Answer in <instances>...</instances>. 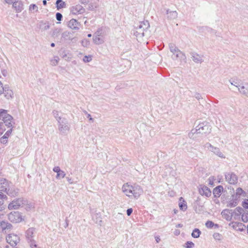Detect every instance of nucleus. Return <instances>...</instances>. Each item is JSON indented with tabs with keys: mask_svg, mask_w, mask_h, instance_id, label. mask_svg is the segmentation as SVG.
I'll return each mask as SVG.
<instances>
[{
	"mask_svg": "<svg viewBox=\"0 0 248 248\" xmlns=\"http://www.w3.org/2000/svg\"><path fill=\"white\" fill-rule=\"evenodd\" d=\"M123 192L128 197H133L135 199H138L143 193V190L140 186L135 185L134 186L129 185L127 183L125 184L122 187Z\"/></svg>",
	"mask_w": 248,
	"mask_h": 248,
	"instance_id": "obj_1",
	"label": "nucleus"
},
{
	"mask_svg": "<svg viewBox=\"0 0 248 248\" xmlns=\"http://www.w3.org/2000/svg\"><path fill=\"white\" fill-rule=\"evenodd\" d=\"M149 26V23L148 21L146 20L140 22L135 27V29L133 30V33L139 42L143 40V38Z\"/></svg>",
	"mask_w": 248,
	"mask_h": 248,
	"instance_id": "obj_2",
	"label": "nucleus"
},
{
	"mask_svg": "<svg viewBox=\"0 0 248 248\" xmlns=\"http://www.w3.org/2000/svg\"><path fill=\"white\" fill-rule=\"evenodd\" d=\"M0 120L2 121L0 124H3V128H12L15 124L13 117L8 113L7 110L3 109H0Z\"/></svg>",
	"mask_w": 248,
	"mask_h": 248,
	"instance_id": "obj_3",
	"label": "nucleus"
},
{
	"mask_svg": "<svg viewBox=\"0 0 248 248\" xmlns=\"http://www.w3.org/2000/svg\"><path fill=\"white\" fill-rule=\"evenodd\" d=\"M170 51L172 53V58L174 60H179L181 62H186V56L176 45L173 43L169 45Z\"/></svg>",
	"mask_w": 248,
	"mask_h": 248,
	"instance_id": "obj_4",
	"label": "nucleus"
},
{
	"mask_svg": "<svg viewBox=\"0 0 248 248\" xmlns=\"http://www.w3.org/2000/svg\"><path fill=\"white\" fill-rule=\"evenodd\" d=\"M36 234V229L33 227L29 228L25 232L27 242L30 247H36V241L35 240Z\"/></svg>",
	"mask_w": 248,
	"mask_h": 248,
	"instance_id": "obj_5",
	"label": "nucleus"
},
{
	"mask_svg": "<svg viewBox=\"0 0 248 248\" xmlns=\"http://www.w3.org/2000/svg\"><path fill=\"white\" fill-rule=\"evenodd\" d=\"M210 126L208 123L204 122L202 123H198V125L195 127V129L191 130V133L189 134V137L191 138V134L195 133L205 134L210 133L211 131Z\"/></svg>",
	"mask_w": 248,
	"mask_h": 248,
	"instance_id": "obj_6",
	"label": "nucleus"
},
{
	"mask_svg": "<svg viewBox=\"0 0 248 248\" xmlns=\"http://www.w3.org/2000/svg\"><path fill=\"white\" fill-rule=\"evenodd\" d=\"M204 148H207V150L213 153L216 155H217L220 158H225V156L220 151V149L217 147H214L209 143H206L204 145Z\"/></svg>",
	"mask_w": 248,
	"mask_h": 248,
	"instance_id": "obj_7",
	"label": "nucleus"
},
{
	"mask_svg": "<svg viewBox=\"0 0 248 248\" xmlns=\"http://www.w3.org/2000/svg\"><path fill=\"white\" fill-rule=\"evenodd\" d=\"M8 219L12 223H17L22 221V217L19 212H12L8 215Z\"/></svg>",
	"mask_w": 248,
	"mask_h": 248,
	"instance_id": "obj_8",
	"label": "nucleus"
},
{
	"mask_svg": "<svg viewBox=\"0 0 248 248\" xmlns=\"http://www.w3.org/2000/svg\"><path fill=\"white\" fill-rule=\"evenodd\" d=\"M6 241L11 246H16L19 242V237L13 233L9 234L6 237Z\"/></svg>",
	"mask_w": 248,
	"mask_h": 248,
	"instance_id": "obj_9",
	"label": "nucleus"
},
{
	"mask_svg": "<svg viewBox=\"0 0 248 248\" xmlns=\"http://www.w3.org/2000/svg\"><path fill=\"white\" fill-rule=\"evenodd\" d=\"M23 204V200L21 199H17L10 202L8 206L9 210L17 209Z\"/></svg>",
	"mask_w": 248,
	"mask_h": 248,
	"instance_id": "obj_10",
	"label": "nucleus"
},
{
	"mask_svg": "<svg viewBox=\"0 0 248 248\" xmlns=\"http://www.w3.org/2000/svg\"><path fill=\"white\" fill-rule=\"evenodd\" d=\"M225 179L229 184L235 185L237 183L238 177L233 172H229L225 174Z\"/></svg>",
	"mask_w": 248,
	"mask_h": 248,
	"instance_id": "obj_11",
	"label": "nucleus"
},
{
	"mask_svg": "<svg viewBox=\"0 0 248 248\" xmlns=\"http://www.w3.org/2000/svg\"><path fill=\"white\" fill-rule=\"evenodd\" d=\"M71 13L73 15H78L84 13L85 9L79 4L72 6L70 9Z\"/></svg>",
	"mask_w": 248,
	"mask_h": 248,
	"instance_id": "obj_12",
	"label": "nucleus"
},
{
	"mask_svg": "<svg viewBox=\"0 0 248 248\" xmlns=\"http://www.w3.org/2000/svg\"><path fill=\"white\" fill-rule=\"evenodd\" d=\"M59 130L61 132L62 134H65L70 130V126L67 123H64L63 122H59Z\"/></svg>",
	"mask_w": 248,
	"mask_h": 248,
	"instance_id": "obj_13",
	"label": "nucleus"
},
{
	"mask_svg": "<svg viewBox=\"0 0 248 248\" xmlns=\"http://www.w3.org/2000/svg\"><path fill=\"white\" fill-rule=\"evenodd\" d=\"M222 217L228 221H231L233 217L232 210L225 209L221 213Z\"/></svg>",
	"mask_w": 248,
	"mask_h": 248,
	"instance_id": "obj_14",
	"label": "nucleus"
},
{
	"mask_svg": "<svg viewBox=\"0 0 248 248\" xmlns=\"http://www.w3.org/2000/svg\"><path fill=\"white\" fill-rule=\"evenodd\" d=\"M238 89L237 90L239 91V92L246 96H248V84L247 83H241L239 86Z\"/></svg>",
	"mask_w": 248,
	"mask_h": 248,
	"instance_id": "obj_15",
	"label": "nucleus"
},
{
	"mask_svg": "<svg viewBox=\"0 0 248 248\" xmlns=\"http://www.w3.org/2000/svg\"><path fill=\"white\" fill-rule=\"evenodd\" d=\"M186 153L192 158L196 157L198 156L197 149L192 146H187L186 147Z\"/></svg>",
	"mask_w": 248,
	"mask_h": 248,
	"instance_id": "obj_16",
	"label": "nucleus"
},
{
	"mask_svg": "<svg viewBox=\"0 0 248 248\" xmlns=\"http://www.w3.org/2000/svg\"><path fill=\"white\" fill-rule=\"evenodd\" d=\"M244 210L242 208L240 207H236L233 211H232L233 217L234 219H238L240 218V216L243 213Z\"/></svg>",
	"mask_w": 248,
	"mask_h": 248,
	"instance_id": "obj_17",
	"label": "nucleus"
},
{
	"mask_svg": "<svg viewBox=\"0 0 248 248\" xmlns=\"http://www.w3.org/2000/svg\"><path fill=\"white\" fill-rule=\"evenodd\" d=\"M8 184L5 179L1 180L0 184V192H5L8 194Z\"/></svg>",
	"mask_w": 248,
	"mask_h": 248,
	"instance_id": "obj_18",
	"label": "nucleus"
},
{
	"mask_svg": "<svg viewBox=\"0 0 248 248\" xmlns=\"http://www.w3.org/2000/svg\"><path fill=\"white\" fill-rule=\"evenodd\" d=\"M238 204V198L234 197V195H232V198L227 202V206L229 207H233L236 206Z\"/></svg>",
	"mask_w": 248,
	"mask_h": 248,
	"instance_id": "obj_19",
	"label": "nucleus"
},
{
	"mask_svg": "<svg viewBox=\"0 0 248 248\" xmlns=\"http://www.w3.org/2000/svg\"><path fill=\"white\" fill-rule=\"evenodd\" d=\"M80 23L75 19L70 20L68 24V26L73 30H78Z\"/></svg>",
	"mask_w": 248,
	"mask_h": 248,
	"instance_id": "obj_20",
	"label": "nucleus"
},
{
	"mask_svg": "<svg viewBox=\"0 0 248 248\" xmlns=\"http://www.w3.org/2000/svg\"><path fill=\"white\" fill-rule=\"evenodd\" d=\"M199 192L201 195H205L207 197L210 196L211 195V191L209 188L206 186H203L200 189Z\"/></svg>",
	"mask_w": 248,
	"mask_h": 248,
	"instance_id": "obj_21",
	"label": "nucleus"
},
{
	"mask_svg": "<svg viewBox=\"0 0 248 248\" xmlns=\"http://www.w3.org/2000/svg\"><path fill=\"white\" fill-rule=\"evenodd\" d=\"M3 92L2 93H3L5 96L7 98L9 99L12 97L13 95V93L12 91L9 88V87H7L6 86L3 87Z\"/></svg>",
	"mask_w": 248,
	"mask_h": 248,
	"instance_id": "obj_22",
	"label": "nucleus"
},
{
	"mask_svg": "<svg viewBox=\"0 0 248 248\" xmlns=\"http://www.w3.org/2000/svg\"><path fill=\"white\" fill-rule=\"evenodd\" d=\"M191 55V58L195 62L201 63L203 62L202 56L199 55V54L195 53H192Z\"/></svg>",
	"mask_w": 248,
	"mask_h": 248,
	"instance_id": "obj_23",
	"label": "nucleus"
},
{
	"mask_svg": "<svg viewBox=\"0 0 248 248\" xmlns=\"http://www.w3.org/2000/svg\"><path fill=\"white\" fill-rule=\"evenodd\" d=\"M177 13L176 11H170L169 10H167V18L170 19H174L177 17Z\"/></svg>",
	"mask_w": 248,
	"mask_h": 248,
	"instance_id": "obj_24",
	"label": "nucleus"
},
{
	"mask_svg": "<svg viewBox=\"0 0 248 248\" xmlns=\"http://www.w3.org/2000/svg\"><path fill=\"white\" fill-rule=\"evenodd\" d=\"M93 41L94 44L96 45H101L104 43V38L101 37H99L97 36H93Z\"/></svg>",
	"mask_w": 248,
	"mask_h": 248,
	"instance_id": "obj_25",
	"label": "nucleus"
},
{
	"mask_svg": "<svg viewBox=\"0 0 248 248\" xmlns=\"http://www.w3.org/2000/svg\"><path fill=\"white\" fill-rule=\"evenodd\" d=\"M222 190L223 187L221 186H218L214 189V194H215L216 196L219 197L220 195L221 192Z\"/></svg>",
	"mask_w": 248,
	"mask_h": 248,
	"instance_id": "obj_26",
	"label": "nucleus"
},
{
	"mask_svg": "<svg viewBox=\"0 0 248 248\" xmlns=\"http://www.w3.org/2000/svg\"><path fill=\"white\" fill-rule=\"evenodd\" d=\"M56 4L57 9L58 10L61 8L65 7L66 6V3L62 0H57L56 1Z\"/></svg>",
	"mask_w": 248,
	"mask_h": 248,
	"instance_id": "obj_27",
	"label": "nucleus"
},
{
	"mask_svg": "<svg viewBox=\"0 0 248 248\" xmlns=\"http://www.w3.org/2000/svg\"><path fill=\"white\" fill-rule=\"evenodd\" d=\"M232 227L238 230H243L244 225L242 223H238L236 222H232Z\"/></svg>",
	"mask_w": 248,
	"mask_h": 248,
	"instance_id": "obj_28",
	"label": "nucleus"
},
{
	"mask_svg": "<svg viewBox=\"0 0 248 248\" xmlns=\"http://www.w3.org/2000/svg\"><path fill=\"white\" fill-rule=\"evenodd\" d=\"M1 228L3 230L9 229L12 227V225L6 221H2L0 223Z\"/></svg>",
	"mask_w": 248,
	"mask_h": 248,
	"instance_id": "obj_29",
	"label": "nucleus"
},
{
	"mask_svg": "<svg viewBox=\"0 0 248 248\" xmlns=\"http://www.w3.org/2000/svg\"><path fill=\"white\" fill-rule=\"evenodd\" d=\"M230 82L231 84L233 87H235L234 88H232V89L233 91H235L236 90H237L238 89V87H239V86L240 85V84H239V82H238L236 81L233 80H230Z\"/></svg>",
	"mask_w": 248,
	"mask_h": 248,
	"instance_id": "obj_30",
	"label": "nucleus"
},
{
	"mask_svg": "<svg viewBox=\"0 0 248 248\" xmlns=\"http://www.w3.org/2000/svg\"><path fill=\"white\" fill-rule=\"evenodd\" d=\"M201 234V231L198 229H195L192 233V236L194 238H198Z\"/></svg>",
	"mask_w": 248,
	"mask_h": 248,
	"instance_id": "obj_31",
	"label": "nucleus"
},
{
	"mask_svg": "<svg viewBox=\"0 0 248 248\" xmlns=\"http://www.w3.org/2000/svg\"><path fill=\"white\" fill-rule=\"evenodd\" d=\"M245 194V192L244 191V190L241 188H238L236 189V195L234 196V197H236L237 198V196H238L239 197L241 195H242V194Z\"/></svg>",
	"mask_w": 248,
	"mask_h": 248,
	"instance_id": "obj_32",
	"label": "nucleus"
},
{
	"mask_svg": "<svg viewBox=\"0 0 248 248\" xmlns=\"http://www.w3.org/2000/svg\"><path fill=\"white\" fill-rule=\"evenodd\" d=\"M6 198V196L2 192H0V209L1 208V206L3 204L4 199Z\"/></svg>",
	"mask_w": 248,
	"mask_h": 248,
	"instance_id": "obj_33",
	"label": "nucleus"
},
{
	"mask_svg": "<svg viewBox=\"0 0 248 248\" xmlns=\"http://www.w3.org/2000/svg\"><path fill=\"white\" fill-rule=\"evenodd\" d=\"M53 115L54 117L57 119L58 122L61 120V117L59 116V112L58 111L54 110L52 112Z\"/></svg>",
	"mask_w": 248,
	"mask_h": 248,
	"instance_id": "obj_34",
	"label": "nucleus"
},
{
	"mask_svg": "<svg viewBox=\"0 0 248 248\" xmlns=\"http://www.w3.org/2000/svg\"><path fill=\"white\" fill-rule=\"evenodd\" d=\"M65 172L62 170H61L57 174V175H56V178L57 179H60V178H63L65 177Z\"/></svg>",
	"mask_w": 248,
	"mask_h": 248,
	"instance_id": "obj_35",
	"label": "nucleus"
},
{
	"mask_svg": "<svg viewBox=\"0 0 248 248\" xmlns=\"http://www.w3.org/2000/svg\"><path fill=\"white\" fill-rule=\"evenodd\" d=\"M40 26L41 27L42 30L43 31H46L48 30L50 27L48 23H43V22H41Z\"/></svg>",
	"mask_w": 248,
	"mask_h": 248,
	"instance_id": "obj_36",
	"label": "nucleus"
},
{
	"mask_svg": "<svg viewBox=\"0 0 248 248\" xmlns=\"http://www.w3.org/2000/svg\"><path fill=\"white\" fill-rule=\"evenodd\" d=\"M9 129L7 130L6 132L5 133L4 135L3 136L2 138V139H7L10 134H11L12 131V128H9Z\"/></svg>",
	"mask_w": 248,
	"mask_h": 248,
	"instance_id": "obj_37",
	"label": "nucleus"
},
{
	"mask_svg": "<svg viewBox=\"0 0 248 248\" xmlns=\"http://www.w3.org/2000/svg\"><path fill=\"white\" fill-rule=\"evenodd\" d=\"M29 10L30 11H32V10H35L36 12L38 11V8L37 6L35 4H31L30 5Z\"/></svg>",
	"mask_w": 248,
	"mask_h": 248,
	"instance_id": "obj_38",
	"label": "nucleus"
},
{
	"mask_svg": "<svg viewBox=\"0 0 248 248\" xmlns=\"http://www.w3.org/2000/svg\"><path fill=\"white\" fill-rule=\"evenodd\" d=\"M184 202V201H183V202H180L179 203V207H180V209H181L182 210H185L187 208V205L186 203H185Z\"/></svg>",
	"mask_w": 248,
	"mask_h": 248,
	"instance_id": "obj_39",
	"label": "nucleus"
},
{
	"mask_svg": "<svg viewBox=\"0 0 248 248\" xmlns=\"http://www.w3.org/2000/svg\"><path fill=\"white\" fill-rule=\"evenodd\" d=\"M213 236L214 238L217 240H220L222 238L221 235L217 232L214 233Z\"/></svg>",
	"mask_w": 248,
	"mask_h": 248,
	"instance_id": "obj_40",
	"label": "nucleus"
},
{
	"mask_svg": "<svg viewBox=\"0 0 248 248\" xmlns=\"http://www.w3.org/2000/svg\"><path fill=\"white\" fill-rule=\"evenodd\" d=\"M92 60V56L91 55L85 56L83 59V61L85 62H90Z\"/></svg>",
	"mask_w": 248,
	"mask_h": 248,
	"instance_id": "obj_41",
	"label": "nucleus"
},
{
	"mask_svg": "<svg viewBox=\"0 0 248 248\" xmlns=\"http://www.w3.org/2000/svg\"><path fill=\"white\" fill-rule=\"evenodd\" d=\"M214 225V223L211 221H207L205 223V226L207 228H211Z\"/></svg>",
	"mask_w": 248,
	"mask_h": 248,
	"instance_id": "obj_42",
	"label": "nucleus"
},
{
	"mask_svg": "<svg viewBox=\"0 0 248 248\" xmlns=\"http://www.w3.org/2000/svg\"><path fill=\"white\" fill-rule=\"evenodd\" d=\"M242 205L244 208L248 209V199H245Z\"/></svg>",
	"mask_w": 248,
	"mask_h": 248,
	"instance_id": "obj_43",
	"label": "nucleus"
},
{
	"mask_svg": "<svg viewBox=\"0 0 248 248\" xmlns=\"http://www.w3.org/2000/svg\"><path fill=\"white\" fill-rule=\"evenodd\" d=\"M186 248H192L194 247V243L193 242H190V241L187 242L186 243Z\"/></svg>",
	"mask_w": 248,
	"mask_h": 248,
	"instance_id": "obj_44",
	"label": "nucleus"
},
{
	"mask_svg": "<svg viewBox=\"0 0 248 248\" xmlns=\"http://www.w3.org/2000/svg\"><path fill=\"white\" fill-rule=\"evenodd\" d=\"M56 17L57 20L61 21L62 17V16L61 13H57L56 14Z\"/></svg>",
	"mask_w": 248,
	"mask_h": 248,
	"instance_id": "obj_45",
	"label": "nucleus"
},
{
	"mask_svg": "<svg viewBox=\"0 0 248 248\" xmlns=\"http://www.w3.org/2000/svg\"><path fill=\"white\" fill-rule=\"evenodd\" d=\"M58 63V61L57 59H53L51 60V64L53 66H55Z\"/></svg>",
	"mask_w": 248,
	"mask_h": 248,
	"instance_id": "obj_46",
	"label": "nucleus"
},
{
	"mask_svg": "<svg viewBox=\"0 0 248 248\" xmlns=\"http://www.w3.org/2000/svg\"><path fill=\"white\" fill-rule=\"evenodd\" d=\"M101 34H102V31H101V30H98V31H97L95 34H94L93 36H99V37H100L101 36Z\"/></svg>",
	"mask_w": 248,
	"mask_h": 248,
	"instance_id": "obj_47",
	"label": "nucleus"
},
{
	"mask_svg": "<svg viewBox=\"0 0 248 248\" xmlns=\"http://www.w3.org/2000/svg\"><path fill=\"white\" fill-rule=\"evenodd\" d=\"M82 43L84 46H87L89 44V41L86 39L83 40Z\"/></svg>",
	"mask_w": 248,
	"mask_h": 248,
	"instance_id": "obj_48",
	"label": "nucleus"
},
{
	"mask_svg": "<svg viewBox=\"0 0 248 248\" xmlns=\"http://www.w3.org/2000/svg\"><path fill=\"white\" fill-rule=\"evenodd\" d=\"M61 170L60 169V167L58 166L55 167L53 169V170L58 173Z\"/></svg>",
	"mask_w": 248,
	"mask_h": 248,
	"instance_id": "obj_49",
	"label": "nucleus"
},
{
	"mask_svg": "<svg viewBox=\"0 0 248 248\" xmlns=\"http://www.w3.org/2000/svg\"><path fill=\"white\" fill-rule=\"evenodd\" d=\"M3 86L2 83L0 81V95L3 92Z\"/></svg>",
	"mask_w": 248,
	"mask_h": 248,
	"instance_id": "obj_50",
	"label": "nucleus"
},
{
	"mask_svg": "<svg viewBox=\"0 0 248 248\" xmlns=\"http://www.w3.org/2000/svg\"><path fill=\"white\" fill-rule=\"evenodd\" d=\"M133 212V209L132 208H129L126 210V214L127 216H129L131 215Z\"/></svg>",
	"mask_w": 248,
	"mask_h": 248,
	"instance_id": "obj_51",
	"label": "nucleus"
},
{
	"mask_svg": "<svg viewBox=\"0 0 248 248\" xmlns=\"http://www.w3.org/2000/svg\"><path fill=\"white\" fill-rule=\"evenodd\" d=\"M242 219L244 222H246L248 220L247 217L243 214L242 215Z\"/></svg>",
	"mask_w": 248,
	"mask_h": 248,
	"instance_id": "obj_52",
	"label": "nucleus"
},
{
	"mask_svg": "<svg viewBox=\"0 0 248 248\" xmlns=\"http://www.w3.org/2000/svg\"><path fill=\"white\" fill-rule=\"evenodd\" d=\"M2 126L3 124H0V133H2L4 131L6 130V128H3Z\"/></svg>",
	"mask_w": 248,
	"mask_h": 248,
	"instance_id": "obj_53",
	"label": "nucleus"
},
{
	"mask_svg": "<svg viewBox=\"0 0 248 248\" xmlns=\"http://www.w3.org/2000/svg\"><path fill=\"white\" fill-rule=\"evenodd\" d=\"M195 96L198 100H200L202 98L201 95L199 93H196Z\"/></svg>",
	"mask_w": 248,
	"mask_h": 248,
	"instance_id": "obj_54",
	"label": "nucleus"
},
{
	"mask_svg": "<svg viewBox=\"0 0 248 248\" xmlns=\"http://www.w3.org/2000/svg\"><path fill=\"white\" fill-rule=\"evenodd\" d=\"M173 233H174V234L175 235H176V236H178V235H179V234H180V230H179L176 229V230L174 231Z\"/></svg>",
	"mask_w": 248,
	"mask_h": 248,
	"instance_id": "obj_55",
	"label": "nucleus"
},
{
	"mask_svg": "<svg viewBox=\"0 0 248 248\" xmlns=\"http://www.w3.org/2000/svg\"><path fill=\"white\" fill-rule=\"evenodd\" d=\"M69 34V32L67 31H65L62 34V37L65 38L66 37L68 36Z\"/></svg>",
	"mask_w": 248,
	"mask_h": 248,
	"instance_id": "obj_56",
	"label": "nucleus"
},
{
	"mask_svg": "<svg viewBox=\"0 0 248 248\" xmlns=\"http://www.w3.org/2000/svg\"><path fill=\"white\" fill-rule=\"evenodd\" d=\"M87 118H88L89 119L90 121H93V119L92 118L91 115L90 114H87Z\"/></svg>",
	"mask_w": 248,
	"mask_h": 248,
	"instance_id": "obj_57",
	"label": "nucleus"
},
{
	"mask_svg": "<svg viewBox=\"0 0 248 248\" xmlns=\"http://www.w3.org/2000/svg\"><path fill=\"white\" fill-rule=\"evenodd\" d=\"M95 7H96V6H93V5H91V6L89 5V9L91 10H93L94 9V8H95Z\"/></svg>",
	"mask_w": 248,
	"mask_h": 248,
	"instance_id": "obj_58",
	"label": "nucleus"
},
{
	"mask_svg": "<svg viewBox=\"0 0 248 248\" xmlns=\"http://www.w3.org/2000/svg\"><path fill=\"white\" fill-rule=\"evenodd\" d=\"M155 240L157 243H158L160 241V239L159 237H158V236L155 237Z\"/></svg>",
	"mask_w": 248,
	"mask_h": 248,
	"instance_id": "obj_59",
	"label": "nucleus"
},
{
	"mask_svg": "<svg viewBox=\"0 0 248 248\" xmlns=\"http://www.w3.org/2000/svg\"><path fill=\"white\" fill-rule=\"evenodd\" d=\"M183 224H178L177 225H176V227H177V228H182L183 227Z\"/></svg>",
	"mask_w": 248,
	"mask_h": 248,
	"instance_id": "obj_60",
	"label": "nucleus"
},
{
	"mask_svg": "<svg viewBox=\"0 0 248 248\" xmlns=\"http://www.w3.org/2000/svg\"><path fill=\"white\" fill-rule=\"evenodd\" d=\"M30 248H40L38 245H36V247H30Z\"/></svg>",
	"mask_w": 248,
	"mask_h": 248,
	"instance_id": "obj_61",
	"label": "nucleus"
},
{
	"mask_svg": "<svg viewBox=\"0 0 248 248\" xmlns=\"http://www.w3.org/2000/svg\"><path fill=\"white\" fill-rule=\"evenodd\" d=\"M43 3L44 5H46L47 3V2H46V0H44L43 1Z\"/></svg>",
	"mask_w": 248,
	"mask_h": 248,
	"instance_id": "obj_62",
	"label": "nucleus"
},
{
	"mask_svg": "<svg viewBox=\"0 0 248 248\" xmlns=\"http://www.w3.org/2000/svg\"><path fill=\"white\" fill-rule=\"evenodd\" d=\"M5 139H2V138H1L0 139L1 142H5Z\"/></svg>",
	"mask_w": 248,
	"mask_h": 248,
	"instance_id": "obj_63",
	"label": "nucleus"
},
{
	"mask_svg": "<svg viewBox=\"0 0 248 248\" xmlns=\"http://www.w3.org/2000/svg\"><path fill=\"white\" fill-rule=\"evenodd\" d=\"M51 46L52 47H54L55 46V44L54 43H52L51 44Z\"/></svg>",
	"mask_w": 248,
	"mask_h": 248,
	"instance_id": "obj_64",
	"label": "nucleus"
}]
</instances>
